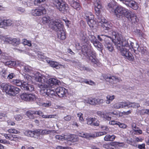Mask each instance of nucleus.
Wrapping results in <instances>:
<instances>
[{
	"instance_id": "5701e85b",
	"label": "nucleus",
	"mask_w": 149,
	"mask_h": 149,
	"mask_svg": "<svg viewBox=\"0 0 149 149\" xmlns=\"http://www.w3.org/2000/svg\"><path fill=\"white\" fill-rule=\"evenodd\" d=\"M112 38L110 36H108L104 41V45L105 46L112 44L111 41H112L113 42L112 40L115 38H114V36H113L112 34Z\"/></svg>"
},
{
	"instance_id": "f704fd0d",
	"label": "nucleus",
	"mask_w": 149,
	"mask_h": 149,
	"mask_svg": "<svg viewBox=\"0 0 149 149\" xmlns=\"http://www.w3.org/2000/svg\"><path fill=\"white\" fill-rule=\"evenodd\" d=\"M89 38L91 42L93 44L97 41V40L96 39V37L92 35H89Z\"/></svg>"
},
{
	"instance_id": "6ab92c4d",
	"label": "nucleus",
	"mask_w": 149,
	"mask_h": 149,
	"mask_svg": "<svg viewBox=\"0 0 149 149\" xmlns=\"http://www.w3.org/2000/svg\"><path fill=\"white\" fill-rule=\"evenodd\" d=\"M81 52L85 56H89L90 54L91 50L86 45H84L81 47Z\"/></svg>"
},
{
	"instance_id": "69168bd1",
	"label": "nucleus",
	"mask_w": 149,
	"mask_h": 149,
	"mask_svg": "<svg viewBox=\"0 0 149 149\" xmlns=\"http://www.w3.org/2000/svg\"><path fill=\"white\" fill-rule=\"evenodd\" d=\"M34 112L36 113L35 114H37L39 116H42V115L43 113L40 111H34Z\"/></svg>"
},
{
	"instance_id": "603ef678",
	"label": "nucleus",
	"mask_w": 149,
	"mask_h": 149,
	"mask_svg": "<svg viewBox=\"0 0 149 149\" xmlns=\"http://www.w3.org/2000/svg\"><path fill=\"white\" fill-rule=\"evenodd\" d=\"M118 123V125L119 126V127L121 128H126V127H127L126 125L123 123H121L119 122Z\"/></svg>"
},
{
	"instance_id": "a19ab883",
	"label": "nucleus",
	"mask_w": 149,
	"mask_h": 149,
	"mask_svg": "<svg viewBox=\"0 0 149 149\" xmlns=\"http://www.w3.org/2000/svg\"><path fill=\"white\" fill-rule=\"evenodd\" d=\"M32 70V68L29 66L26 65L24 67V71L25 72H30Z\"/></svg>"
},
{
	"instance_id": "20e7f679",
	"label": "nucleus",
	"mask_w": 149,
	"mask_h": 149,
	"mask_svg": "<svg viewBox=\"0 0 149 149\" xmlns=\"http://www.w3.org/2000/svg\"><path fill=\"white\" fill-rule=\"evenodd\" d=\"M120 43H121V41L116 42V40H113V43L116 47L120 51L121 54L124 56V58L129 61H133L134 58L132 54L129 52L128 49L122 47Z\"/></svg>"
},
{
	"instance_id": "e433bc0d",
	"label": "nucleus",
	"mask_w": 149,
	"mask_h": 149,
	"mask_svg": "<svg viewBox=\"0 0 149 149\" xmlns=\"http://www.w3.org/2000/svg\"><path fill=\"white\" fill-rule=\"evenodd\" d=\"M16 64V63L14 61H7L5 63V65H8L9 67L14 66Z\"/></svg>"
},
{
	"instance_id": "2eb2a0df",
	"label": "nucleus",
	"mask_w": 149,
	"mask_h": 149,
	"mask_svg": "<svg viewBox=\"0 0 149 149\" xmlns=\"http://www.w3.org/2000/svg\"><path fill=\"white\" fill-rule=\"evenodd\" d=\"M13 24V22L11 20H3L0 23V27L6 29L7 27L11 26Z\"/></svg>"
},
{
	"instance_id": "f8f14e48",
	"label": "nucleus",
	"mask_w": 149,
	"mask_h": 149,
	"mask_svg": "<svg viewBox=\"0 0 149 149\" xmlns=\"http://www.w3.org/2000/svg\"><path fill=\"white\" fill-rule=\"evenodd\" d=\"M127 6L130 7L134 10L137 9L138 6L137 3L132 0H120Z\"/></svg>"
},
{
	"instance_id": "a878e982",
	"label": "nucleus",
	"mask_w": 149,
	"mask_h": 149,
	"mask_svg": "<svg viewBox=\"0 0 149 149\" xmlns=\"http://www.w3.org/2000/svg\"><path fill=\"white\" fill-rule=\"evenodd\" d=\"M130 49L131 48H132L136 54L138 55L139 53H138V50L139 49V46L138 43H136L134 44V43L132 42V46H130Z\"/></svg>"
},
{
	"instance_id": "49530a36",
	"label": "nucleus",
	"mask_w": 149,
	"mask_h": 149,
	"mask_svg": "<svg viewBox=\"0 0 149 149\" xmlns=\"http://www.w3.org/2000/svg\"><path fill=\"white\" fill-rule=\"evenodd\" d=\"M81 70H86L87 71H91V69L88 67H86L84 66H83L82 67H81L80 69Z\"/></svg>"
},
{
	"instance_id": "cd10ccee",
	"label": "nucleus",
	"mask_w": 149,
	"mask_h": 149,
	"mask_svg": "<svg viewBox=\"0 0 149 149\" xmlns=\"http://www.w3.org/2000/svg\"><path fill=\"white\" fill-rule=\"evenodd\" d=\"M116 136L114 135H110L109 134L107 135L104 137V139L106 141H113L115 139Z\"/></svg>"
},
{
	"instance_id": "c85d7f7f",
	"label": "nucleus",
	"mask_w": 149,
	"mask_h": 149,
	"mask_svg": "<svg viewBox=\"0 0 149 149\" xmlns=\"http://www.w3.org/2000/svg\"><path fill=\"white\" fill-rule=\"evenodd\" d=\"M35 113H36L34 112V111H29L26 112V115L29 118L34 119L35 117L33 115H35Z\"/></svg>"
},
{
	"instance_id": "0e129e2a",
	"label": "nucleus",
	"mask_w": 149,
	"mask_h": 149,
	"mask_svg": "<svg viewBox=\"0 0 149 149\" xmlns=\"http://www.w3.org/2000/svg\"><path fill=\"white\" fill-rule=\"evenodd\" d=\"M24 78L27 80H29L31 79V76L27 74H25L24 76Z\"/></svg>"
},
{
	"instance_id": "7ed1b4c3",
	"label": "nucleus",
	"mask_w": 149,
	"mask_h": 149,
	"mask_svg": "<svg viewBox=\"0 0 149 149\" xmlns=\"http://www.w3.org/2000/svg\"><path fill=\"white\" fill-rule=\"evenodd\" d=\"M39 83H41L40 84H38V86L41 88L40 92L41 94L43 96H45L46 95L48 96L49 89L45 88L46 86L45 83L46 81L45 78L39 72H37L33 77Z\"/></svg>"
},
{
	"instance_id": "58836bf2",
	"label": "nucleus",
	"mask_w": 149,
	"mask_h": 149,
	"mask_svg": "<svg viewBox=\"0 0 149 149\" xmlns=\"http://www.w3.org/2000/svg\"><path fill=\"white\" fill-rule=\"evenodd\" d=\"M105 48L107 50H108L110 52H112L114 50L112 44L109 45L105 46Z\"/></svg>"
},
{
	"instance_id": "8fccbe9b",
	"label": "nucleus",
	"mask_w": 149,
	"mask_h": 149,
	"mask_svg": "<svg viewBox=\"0 0 149 149\" xmlns=\"http://www.w3.org/2000/svg\"><path fill=\"white\" fill-rule=\"evenodd\" d=\"M38 105L40 106L45 107H48L51 105V103H39Z\"/></svg>"
},
{
	"instance_id": "72a5a7b5",
	"label": "nucleus",
	"mask_w": 149,
	"mask_h": 149,
	"mask_svg": "<svg viewBox=\"0 0 149 149\" xmlns=\"http://www.w3.org/2000/svg\"><path fill=\"white\" fill-rule=\"evenodd\" d=\"M74 9L77 10H79L80 9V4L78 2L76 1L74 3H73L71 6Z\"/></svg>"
},
{
	"instance_id": "a211bd4d",
	"label": "nucleus",
	"mask_w": 149,
	"mask_h": 149,
	"mask_svg": "<svg viewBox=\"0 0 149 149\" xmlns=\"http://www.w3.org/2000/svg\"><path fill=\"white\" fill-rule=\"evenodd\" d=\"M1 89L9 94L12 85L7 83H3L1 85Z\"/></svg>"
},
{
	"instance_id": "338daca9",
	"label": "nucleus",
	"mask_w": 149,
	"mask_h": 149,
	"mask_svg": "<svg viewBox=\"0 0 149 149\" xmlns=\"http://www.w3.org/2000/svg\"><path fill=\"white\" fill-rule=\"evenodd\" d=\"M110 144L109 143L108 144H104L103 145V147L106 149H109L110 148Z\"/></svg>"
},
{
	"instance_id": "39448f33",
	"label": "nucleus",
	"mask_w": 149,
	"mask_h": 149,
	"mask_svg": "<svg viewBox=\"0 0 149 149\" xmlns=\"http://www.w3.org/2000/svg\"><path fill=\"white\" fill-rule=\"evenodd\" d=\"M11 83L17 86H20L23 90L26 91L32 92L34 90L33 85L19 79H13L11 81Z\"/></svg>"
},
{
	"instance_id": "774afa93",
	"label": "nucleus",
	"mask_w": 149,
	"mask_h": 149,
	"mask_svg": "<svg viewBox=\"0 0 149 149\" xmlns=\"http://www.w3.org/2000/svg\"><path fill=\"white\" fill-rule=\"evenodd\" d=\"M7 123L8 125H15V123L12 121L8 120L7 121Z\"/></svg>"
},
{
	"instance_id": "f3484780",
	"label": "nucleus",
	"mask_w": 149,
	"mask_h": 149,
	"mask_svg": "<svg viewBox=\"0 0 149 149\" xmlns=\"http://www.w3.org/2000/svg\"><path fill=\"white\" fill-rule=\"evenodd\" d=\"M6 41L14 46H17L20 43V40L19 38L12 39L10 38H6Z\"/></svg>"
},
{
	"instance_id": "dca6fc26",
	"label": "nucleus",
	"mask_w": 149,
	"mask_h": 149,
	"mask_svg": "<svg viewBox=\"0 0 149 149\" xmlns=\"http://www.w3.org/2000/svg\"><path fill=\"white\" fill-rule=\"evenodd\" d=\"M79 38L83 43H86L88 40V36L86 32L81 31L79 34Z\"/></svg>"
},
{
	"instance_id": "09e8293b",
	"label": "nucleus",
	"mask_w": 149,
	"mask_h": 149,
	"mask_svg": "<svg viewBox=\"0 0 149 149\" xmlns=\"http://www.w3.org/2000/svg\"><path fill=\"white\" fill-rule=\"evenodd\" d=\"M56 139L60 140H63L65 138L64 136L59 135H56L55 136Z\"/></svg>"
},
{
	"instance_id": "c03bdc74",
	"label": "nucleus",
	"mask_w": 149,
	"mask_h": 149,
	"mask_svg": "<svg viewBox=\"0 0 149 149\" xmlns=\"http://www.w3.org/2000/svg\"><path fill=\"white\" fill-rule=\"evenodd\" d=\"M102 117L104 118L106 120H109L111 119V117L109 116L108 115L104 114L103 115H102Z\"/></svg>"
},
{
	"instance_id": "4468645a",
	"label": "nucleus",
	"mask_w": 149,
	"mask_h": 149,
	"mask_svg": "<svg viewBox=\"0 0 149 149\" xmlns=\"http://www.w3.org/2000/svg\"><path fill=\"white\" fill-rule=\"evenodd\" d=\"M55 91L56 94L60 97H64L67 92V91L66 89L64 87H59L56 88Z\"/></svg>"
},
{
	"instance_id": "de8ad7c7",
	"label": "nucleus",
	"mask_w": 149,
	"mask_h": 149,
	"mask_svg": "<svg viewBox=\"0 0 149 149\" xmlns=\"http://www.w3.org/2000/svg\"><path fill=\"white\" fill-rule=\"evenodd\" d=\"M90 55V58H95L96 57V54L94 51H91L90 54L89 55Z\"/></svg>"
},
{
	"instance_id": "c9c22d12",
	"label": "nucleus",
	"mask_w": 149,
	"mask_h": 149,
	"mask_svg": "<svg viewBox=\"0 0 149 149\" xmlns=\"http://www.w3.org/2000/svg\"><path fill=\"white\" fill-rule=\"evenodd\" d=\"M51 21L49 17L48 16L43 17L42 18V23L45 24L46 23H48L50 22Z\"/></svg>"
},
{
	"instance_id": "6e6552de",
	"label": "nucleus",
	"mask_w": 149,
	"mask_h": 149,
	"mask_svg": "<svg viewBox=\"0 0 149 149\" xmlns=\"http://www.w3.org/2000/svg\"><path fill=\"white\" fill-rule=\"evenodd\" d=\"M40 129L34 130L31 131L29 130H27L24 132V134L28 136L33 137L38 139H41L43 138L40 135Z\"/></svg>"
},
{
	"instance_id": "4be33fe9",
	"label": "nucleus",
	"mask_w": 149,
	"mask_h": 149,
	"mask_svg": "<svg viewBox=\"0 0 149 149\" xmlns=\"http://www.w3.org/2000/svg\"><path fill=\"white\" fill-rule=\"evenodd\" d=\"M107 81L109 82L111 84L115 83L117 82H119L120 80L117 77H115L113 76L108 77H107L106 79Z\"/></svg>"
},
{
	"instance_id": "ddd939ff",
	"label": "nucleus",
	"mask_w": 149,
	"mask_h": 149,
	"mask_svg": "<svg viewBox=\"0 0 149 149\" xmlns=\"http://www.w3.org/2000/svg\"><path fill=\"white\" fill-rule=\"evenodd\" d=\"M46 9L42 8L41 9H35L32 10L31 13L34 16H39L46 14Z\"/></svg>"
},
{
	"instance_id": "bf43d9fd",
	"label": "nucleus",
	"mask_w": 149,
	"mask_h": 149,
	"mask_svg": "<svg viewBox=\"0 0 149 149\" xmlns=\"http://www.w3.org/2000/svg\"><path fill=\"white\" fill-rule=\"evenodd\" d=\"M110 145L112 146H115L116 145L119 146L120 143L116 142H111L109 143Z\"/></svg>"
},
{
	"instance_id": "9d476101",
	"label": "nucleus",
	"mask_w": 149,
	"mask_h": 149,
	"mask_svg": "<svg viewBox=\"0 0 149 149\" xmlns=\"http://www.w3.org/2000/svg\"><path fill=\"white\" fill-rule=\"evenodd\" d=\"M106 134L107 133L105 132H97L95 134L88 133H83V134L80 133L79 134V136L88 139H90L91 138L94 139L96 137Z\"/></svg>"
},
{
	"instance_id": "3c124183",
	"label": "nucleus",
	"mask_w": 149,
	"mask_h": 149,
	"mask_svg": "<svg viewBox=\"0 0 149 149\" xmlns=\"http://www.w3.org/2000/svg\"><path fill=\"white\" fill-rule=\"evenodd\" d=\"M114 96L113 95L112 96H110L109 95H108L107 97V101H109V102H111L114 99Z\"/></svg>"
},
{
	"instance_id": "f03ea898",
	"label": "nucleus",
	"mask_w": 149,
	"mask_h": 149,
	"mask_svg": "<svg viewBox=\"0 0 149 149\" xmlns=\"http://www.w3.org/2000/svg\"><path fill=\"white\" fill-rule=\"evenodd\" d=\"M114 14L117 19H121L126 17L131 20L132 23L136 24L139 19L130 10L120 6H117L114 10Z\"/></svg>"
},
{
	"instance_id": "9b49d317",
	"label": "nucleus",
	"mask_w": 149,
	"mask_h": 149,
	"mask_svg": "<svg viewBox=\"0 0 149 149\" xmlns=\"http://www.w3.org/2000/svg\"><path fill=\"white\" fill-rule=\"evenodd\" d=\"M87 23L90 27L93 28L96 24V22L94 19V15L91 12H88L85 14Z\"/></svg>"
},
{
	"instance_id": "bb28decb",
	"label": "nucleus",
	"mask_w": 149,
	"mask_h": 149,
	"mask_svg": "<svg viewBox=\"0 0 149 149\" xmlns=\"http://www.w3.org/2000/svg\"><path fill=\"white\" fill-rule=\"evenodd\" d=\"M59 81L55 78H51L48 81V84L51 86L58 84Z\"/></svg>"
},
{
	"instance_id": "864d4df0",
	"label": "nucleus",
	"mask_w": 149,
	"mask_h": 149,
	"mask_svg": "<svg viewBox=\"0 0 149 149\" xmlns=\"http://www.w3.org/2000/svg\"><path fill=\"white\" fill-rule=\"evenodd\" d=\"M17 10L19 13L20 14L21 13H24L25 11V9L22 8H19L17 9Z\"/></svg>"
},
{
	"instance_id": "5fc2aeb1",
	"label": "nucleus",
	"mask_w": 149,
	"mask_h": 149,
	"mask_svg": "<svg viewBox=\"0 0 149 149\" xmlns=\"http://www.w3.org/2000/svg\"><path fill=\"white\" fill-rule=\"evenodd\" d=\"M94 120V119L93 118H91L89 119L87 121L88 124L91 125H93V123Z\"/></svg>"
},
{
	"instance_id": "2f4dec72",
	"label": "nucleus",
	"mask_w": 149,
	"mask_h": 149,
	"mask_svg": "<svg viewBox=\"0 0 149 149\" xmlns=\"http://www.w3.org/2000/svg\"><path fill=\"white\" fill-rule=\"evenodd\" d=\"M48 96L51 97H52L53 98H55L57 94H56V93L55 92L51 90L50 89L48 90Z\"/></svg>"
},
{
	"instance_id": "6e6d98bb",
	"label": "nucleus",
	"mask_w": 149,
	"mask_h": 149,
	"mask_svg": "<svg viewBox=\"0 0 149 149\" xmlns=\"http://www.w3.org/2000/svg\"><path fill=\"white\" fill-rule=\"evenodd\" d=\"M119 122L115 120H112L109 122V124L112 125H118Z\"/></svg>"
},
{
	"instance_id": "1a4fd4ad",
	"label": "nucleus",
	"mask_w": 149,
	"mask_h": 149,
	"mask_svg": "<svg viewBox=\"0 0 149 149\" xmlns=\"http://www.w3.org/2000/svg\"><path fill=\"white\" fill-rule=\"evenodd\" d=\"M50 27L52 29L55 31H58L63 29V25L59 20L57 19H52L51 21Z\"/></svg>"
},
{
	"instance_id": "412c9836",
	"label": "nucleus",
	"mask_w": 149,
	"mask_h": 149,
	"mask_svg": "<svg viewBox=\"0 0 149 149\" xmlns=\"http://www.w3.org/2000/svg\"><path fill=\"white\" fill-rule=\"evenodd\" d=\"M47 61L51 67L56 69H59L60 66H61V65L59 64V63L57 62L50 60H47Z\"/></svg>"
},
{
	"instance_id": "79ce46f5",
	"label": "nucleus",
	"mask_w": 149,
	"mask_h": 149,
	"mask_svg": "<svg viewBox=\"0 0 149 149\" xmlns=\"http://www.w3.org/2000/svg\"><path fill=\"white\" fill-rule=\"evenodd\" d=\"M45 0H35L34 1V4L36 5H38L41 2H43Z\"/></svg>"
},
{
	"instance_id": "c756f323",
	"label": "nucleus",
	"mask_w": 149,
	"mask_h": 149,
	"mask_svg": "<svg viewBox=\"0 0 149 149\" xmlns=\"http://www.w3.org/2000/svg\"><path fill=\"white\" fill-rule=\"evenodd\" d=\"M40 135L42 137L44 135H47L50 133L51 132V131L48 130H43V129H40Z\"/></svg>"
},
{
	"instance_id": "052dcab7",
	"label": "nucleus",
	"mask_w": 149,
	"mask_h": 149,
	"mask_svg": "<svg viewBox=\"0 0 149 149\" xmlns=\"http://www.w3.org/2000/svg\"><path fill=\"white\" fill-rule=\"evenodd\" d=\"M15 118L16 120L18 121L21 120L22 118V117L21 116L18 115L16 116Z\"/></svg>"
},
{
	"instance_id": "aec40b11",
	"label": "nucleus",
	"mask_w": 149,
	"mask_h": 149,
	"mask_svg": "<svg viewBox=\"0 0 149 149\" xmlns=\"http://www.w3.org/2000/svg\"><path fill=\"white\" fill-rule=\"evenodd\" d=\"M20 89L19 88L12 86L9 95H11L15 96L19 93Z\"/></svg>"
},
{
	"instance_id": "b1692460",
	"label": "nucleus",
	"mask_w": 149,
	"mask_h": 149,
	"mask_svg": "<svg viewBox=\"0 0 149 149\" xmlns=\"http://www.w3.org/2000/svg\"><path fill=\"white\" fill-rule=\"evenodd\" d=\"M57 32V36L58 38L64 40L66 38V36L64 31L62 29L61 31H58Z\"/></svg>"
},
{
	"instance_id": "680f3d73",
	"label": "nucleus",
	"mask_w": 149,
	"mask_h": 149,
	"mask_svg": "<svg viewBox=\"0 0 149 149\" xmlns=\"http://www.w3.org/2000/svg\"><path fill=\"white\" fill-rule=\"evenodd\" d=\"M138 148L140 149H145V145L144 143L139 145L138 146Z\"/></svg>"
},
{
	"instance_id": "e2e57ef3",
	"label": "nucleus",
	"mask_w": 149,
	"mask_h": 149,
	"mask_svg": "<svg viewBox=\"0 0 149 149\" xmlns=\"http://www.w3.org/2000/svg\"><path fill=\"white\" fill-rule=\"evenodd\" d=\"M3 134V135L4 136L6 139H10V137L11 136V134H8L9 136H8L7 134Z\"/></svg>"
},
{
	"instance_id": "4c0bfd02",
	"label": "nucleus",
	"mask_w": 149,
	"mask_h": 149,
	"mask_svg": "<svg viewBox=\"0 0 149 149\" xmlns=\"http://www.w3.org/2000/svg\"><path fill=\"white\" fill-rule=\"evenodd\" d=\"M138 52H141L142 54H145L146 52V48L139 47V49L138 50Z\"/></svg>"
},
{
	"instance_id": "f257e3e1",
	"label": "nucleus",
	"mask_w": 149,
	"mask_h": 149,
	"mask_svg": "<svg viewBox=\"0 0 149 149\" xmlns=\"http://www.w3.org/2000/svg\"><path fill=\"white\" fill-rule=\"evenodd\" d=\"M94 8L95 11V13L97 16V21L99 23V25L101 26L104 29L107 30L111 32V34L114 36V38L112 40L113 42V40H116L117 41H121V46L122 47H125L129 48L130 49V46H132V42L131 39H126L125 38H122V35L119 34L118 32L114 31L113 29V26L112 24H110L108 23L105 22L106 20L104 18L102 17L100 15V10L102 8L100 0H95L94 3Z\"/></svg>"
},
{
	"instance_id": "7c9ffc66",
	"label": "nucleus",
	"mask_w": 149,
	"mask_h": 149,
	"mask_svg": "<svg viewBox=\"0 0 149 149\" xmlns=\"http://www.w3.org/2000/svg\"><path fill=\"white\" fill-rule=\"evenodd\" d=\"M99 100V99L90 97L87 98L86 99L85 101L86 102H98Z\"/></svg>"
},
{
	"instance_id": "ea45409f",
	"label": "nucleus",
	"mask_w": 149,
	"mask_h": 149,
	"mask_svg": "<svg viewBox=\"0 0 149 149\" xmlns=\"http://www.w3.org/2000/svg\"><path fill=\"white\" fill-rule=\"evenodd\" d=\"M90 59L91 60L92 63L95 64H96L97 65H98L99 64V61L96 58V57L95 58H90Z\"/></svg>"
},
{
	"instance_id": "393cba45",
	"label": "nucleus",
	"mask_w": 149,
	"mask_h": 149,
	"mask_svg": "<svg viewBox=\"0 0 149 149\" xmlns=\"http://www.w3.org/2000/svg\"><path fill=\"white\" fill-rule=\"evenodd\" d=\"M94 46L101 52H102L103 49V45L98 40L93 44Z\"/></svg>"
},
{
	"instance_id": "37998d69",
	"label": "nucleus",
	"mask_w": 149,
	"mask_h": 149,
	"mask_svg": "<svg viewBox=\"0 0 149 149\" xmlns=\"http://www.w3.org/2000/svg\"><path fill=\"white\" fill-rule=\"evenodd\" d=\"M15 75L13 73L9 74L7 76L8 79H11L15 77Z\"/></svg>"
},
{
	"instance_id": "a18cd8bd",
	"label": "nucleus",
	"mask_w": 149,
	"mask_h": 149,
	"mask_svg": "<svg viewBox=\"0 0 149 149\" xmlns=\"http://www.w3.org/2000/svg\"><path fill=\"white\" fill-rule=\"evenodd\" d=\"M72 116L70 115H67L63 118L66 121H70L72 118Z\"/></svg>"
},
{
	"instance_id": "13d9d810",
	"label": "nucleus",
	"mask_w": 149,
	"mask_h": 149,
	"mask_svg": "<svg viewBox=\"0 0 149 149\" xmlns=\"http://www.w3.org/2000/svg\"><path fill=\"white\" fill-rule=\"evenodd\" d=\"M113 106L115 108L119 109L121 107V105L120 103H116Z\"/></svg>"
},
{
	"instance_id": "0eeeda50",
	"label": "nucleus",
	"mask_w": 149,
	"mask_h": 149,
	"mask_svg": "<svg viewBox=\"0 0 149 149\" xmlns=\"http://www.w3.org/2000/svg\"><path fill=\"white\" fill-rule=\"evenodd\" d=\"M20 97L22 100L26 101L36 102L41 101V99L37 98L35 95L32 94L23 93L21 95Z\"/></svg>"
},
{
	"instance_id": "473e14b6",
	"label": "nucleus",
	"mask_w": 149,
	"mask_h": 149,
	"mask_svg": "<svg viewBox=\"0 0 149 149\" xmlns=\"http://www.w3.org/2000/svg\"><path fill=\"white\" fill-rule=\"evenodd\" d=\"M108 36L104 34H100L97 36V38L100 41L102 42L103 40L104 41L105 40Z\"/></svg>"
},
{
	"instance_id": "423d86ee",
	"label": "nucleus",
	"mask_w": 149,
	"mask_h": 149,
	"mask_svg": "<svg viewBox=\"0 0 149 149\" xmlns=\"http://www.w3.org/2000/svg\"><path fill=\"white\" fill-rule=\"evenodd\" d=\"M53 1L54 4L60 11L64 13L68 10V5L63 0H53Z\"/></svg>"
},
{
	"instance_id": "4d7b16f0",
	"label": "nucleus",
	"mask_w": 149,
	"mask_h": 149,
	"mask_svg": "<svg viewBox=\"0 0 149 149\" xmlns=\"http://www.w3.org/2000/svg\"><path fill=\"white\" fill-rule=\"evenodd\" d=\"M24 40H25L24 41V45H27L29 46H31V44L30 42L25 39H24Z\"/></svg>"
}]
</instances>
